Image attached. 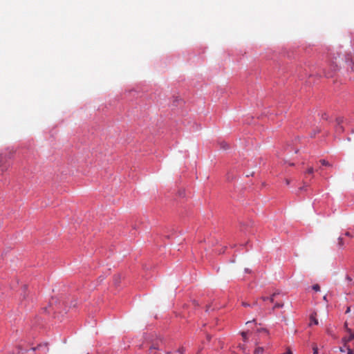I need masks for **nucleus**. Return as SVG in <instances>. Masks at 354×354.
<instances>
[{"mask_svg": "<svg viewBox=\"0 0 354 354\" xmlns=\"http://www.w3.org/2000/svg\"><path fill=\"white\" fill-rule=\"evenodd\" d=\"M339 131H342V127H339Z\"/></svg>", "mask_w": 354, "mask_h": 354, "instance_id": "obj_27", "label": "nucleus"}, {"mask_svg": "<svg viewBox=\"0 0 354 354\" xmlns=\"http://www.w3.org/2000/svg\"><path fill=\"white\" fill-rule=\"evenodd\" d=\"M284 354H292V352H291V351H290V349H288V351H286V353H284Z\"/></svg>", "mask_w": 354, "mask_h": 354, "instance_id": "obj_21", "label": "nucleus"}, {"mask_svg": "<svg viewBox=\"0 0 354 354\" xmlns=\"http://www.w3.org/2000/svg\"><path fill=\"white\" fill-rule=\"evenodd\" d=\"M263 351V348L262 347H257L255 351H254V354H261Z\"/></svg>", "mask_w": 354, "mask_h": 354, "instance_id": "obj_8", "label": "nucleus"}, {"mask_svg": "<svg viewBox=\"0 0 354 354\" xmlns=\"http://www.w3.org/2000/svg\"><path fill=\"white\" fill-rule=\"evenodd\" d=\"M174 354H185V349L183 348H179Z\"/></svg>", "mask_w": 354, "mask_h": 354, "instance_id": "obj_11", "label": "nucleus"}, {"mask_svg": "<svg viewBox=\"0 0 354 354\" xmlns=\"http://www.w3.org/2000/svg\"><path fill=\"white\" fill-rule=\"evenodd\" d=\"M313 289L315 290V291H319L320 290V287L318 284H315L313 286Z\"/></svg>", "mask_w": 354, "mask_h": 354, "instance_id": "obj_13", "label": "nucleus"}, {"mask_svg": "<svg viewBox=\"0 0 354 354\" xmlns=\"http://www.w3.org/2000/svg\"><path fill=\"white\" fill-rule=\"evenodd\" d=\"M346 332L348 334V336H346L342 338L341 343L346 346V344L351 340L354 339V333L351 330V328H346Z\"/></svg>", "mask_w": 354, "mask_h": 354, "instance_id": "obj_1", "label": "nucleus"}, {"mask_svg": "<svg viewBox=\"0 0 354 354\" xmlns=\"http://www.w3.org/2000/svg\"><path fill=\"white\" fill-rule=\"evenodd\" d=\"M346 279H347L348 281H351V279L348 276H347V277H346Z\"/></svg>", "mask_w": 354, "mask_h": 354, "instance_id": "obj_25", "label": "nucleus"}, {"mask_svg": "<svg viewBox=\"0 0 354 354\" xmlns=\"http://www.w3.org/2000/svg\"><path fill=\"white\" fill-rule=\"evenodd\" d=\"M320 162L323 166H327V167L330 166V163L324 159L321 160Z\"/></svg>", "mask_w": 354, "mask_h": 354, "instance_id": "obj_10", "label": "nucleus"}, {"mask_svg": "<svg viewBox=\"0 0 354 354\" xmlns=\"http://www.w3.org/2000/svg\"><path fill=\"white\" fill-rule=\"evenodd\" d=\"M346 354H354V351L351 348H347Z\"/></svg>", "mask_w": 354, "mask_h": 354, "instance_id": "obj_15", "label": "nucleus"}, {"mask_svg": "<svg viewBox=\"0 0 354 354\" xmlns=\"http://www.w3.org/2000/svg\"><path fill=\"white\" fill-rule=\"evenodd\" d=\"M243 306L248 307V306H250V304H247V303H243Z\"/></svg>", "mask_w": 354, "mask_h": 354, "instance_id": "obj_20", "label": "nucleus"}, {"mask_svg": "<svg viewBox=\"0 0 354 354\" xmlns=\"http://www.w3.org/2000/svg\"><path fill=\"white\" fill-rule=\"evenodd\" d=\"M313 354H318V348L317 346H313Z\"/></svg>", "mask_w": 354, "mask_h": 354, "instance_id": "obj_16", "label": "nucleus"}, {"mask_svg": "<svg viewBox=\"0 0 354 354\" xmlns=\"http://www.w3.org/2000/svg\"><path fill=\"white\" fill-rule=\"evenodd\" d=\"M347 348H350L348 344H346V346H344V344H342V346H340L339 348V351L341 352V353H345L346 351H347Z\"/></svg>", "mask_w": 354, "mask_h": 354, "instance_id": "obj_7", "label": "nucleus"}, {"mask_svg": "<svg viewBox=\"0 0 354 354\" xmlns=\"http://www.w3.org/2000/svg\"><path fill=\"white\" fill-rule=\"evenodd\" d=\"M316 313H313L310 315V325H312V324H315V325H317L318 324V320L316 318Z\"/></svg>", "mask_w": 354, "mask_h": 354, "instance_id": "obj_5", "label": "nucleus"}, {"mask_svg": "<svg viewBox=\"0 0 354 354\" xmlns=\"http://www.w3.org/2000/svg\"><path fill=\"white\" fill-rule=\"evenodd\" d=\"M344 328H345V329H346V328H349L348 327V324H347V322H345V324H344Z\"/></svg>", "mask_w": 354, "mask_h": 354, "instance_id": "obj_23", "label": "nucleus"}, {"mask_svg": "<svg viewBox=\"0 0 354 354\" xmlns=\"http://www.w3.org/2000/svg\"><path fill=\"white\" fill-rule=\"evenodd\" d=\"M183 103V100L179 96H173V97H172V105L174 106H180Z\"/></svg>", "mask_w": 354, "mask_h": 354, "instance_id": "obj_4", "label": "nucleus"}, {"mask_svg": "<svg viewBox=\"0 0 354 354\" xmlns=\"http://www.w3.org/2000/svg\"><path fill=\"white\" fill-rule=\"evenodd\" d=\"M345 235H346V236H350V233H349V232H346V233L345 234Z\"/></svg>", "mask_w": 354, "mask_h": 354, "instance_id": "obj_26", "label": "nucleus"}, {"mask_svg": "<svg viewBox=\"0 0 354 354\" xmlns=\"http://www.w3.org/2000/svg\"><path fill=\"white\" fill-rule=\"evenodd\" d=\"M276 294H273L270 297H263L261 299L263 300V301H267V300H270L271 302H273L274 301V298L275 297Z\"/></svg>", "mask_w": 354, "mask_h": 354, "instance_id": "obj_6", "label": "nucleus"}, {"mask_svg": "<svg viewBox=\"0 0 354 354\" xmlns=\"http://www.w3.org/2000/svg\"><path fill=\"white\" fill-rule=\"evenodd\" d=\"M161 349V346L156 343V344L153 345L149 348V354H160L157 351Z\"/></svg>", "mask_w": 354, "mask_h": 354, "instance_id": "obj_3", "label": "nucleus"}, {"mask_svg": "<svg viewBox=\"0 0 354 354\" xmlns=\"http://www.w3.org/2000/svg\"><path fill=\"white\" fill-rule=\"evenodd\" d=\"M5 156H0V171H3L7 169L8 165L6 162Z\"/></svg>", "mask_w": 354, "mask_h": 354, "instance_id": "obj_2", "label": "nucleus"}, {"mask_svg": "<svg viewBox=\"0 0 354 354\" xmlns=\"http://www.w3.org/2000/svg\"><path fill=\"white\" fill-rule=\"evenodd\" d=\"M283 305L282 304H276L274 305V308H280V307H282Z\"/></svg>", "mask_w": 354, "mask_h": 354, "instance_id": "obj_19", "label": "nucleus"}, {"mask_svg": "<svg viewBox=\"0 0 354 354\" xmlns=\"http://www.w3.org/2000/svg\"><path fill=\"white\" fill-rule=\"evenodd\" d=\"M338 245L339 247H342L344 243H343V238L342 237H339L338 239Z\"/></svg>", "mask_w": 354, "mask_h": 354, "instance_id": "obj_12", "label": "nucleus"}, {"mask_svg": "<svg viewBox=\"0 0 354 354\" xmlns=\"http://www.w3.org/2000/svg\"><path fill=\"white\" fill-rule=\"evenodd\" d=\"M324 299L325 301H326V295H325V296L324 297Z\"/></svg>", "mask_w": 354, "mask_h": 354, "instance_id": "obj_28", "label": "nucleus"}, {"mask_svg": "<svg viewBox=\"0 0 354 354\" xmlns=\"http://www.w3.org/2000/svg\"><path fill=\"white\" fill-rule=\"evenodd\" d=\"M241 335H242L243 339L245 340L246 338H247V333L246 332H242L241 333Z\"/></svg>", "mask_w": 354, "mask_h": 354, "instance_id": "obj_17", "label": "nucleus"}, {"mask_svg": "<svg viewBox=\"0 0 354 354\" xmlns=\"http://www.w3.org/2000/svg\"><path fill=\"white\" fill-rule=\"evenodd\" d=\"M353 70L354 71V68H353Z\"/></svg>", "mask_w": 354, "mask_h": 354, "instance_id": "obj_29", "label": "nucleus"}, {"mask_svg": "<svg viewBox=\"0 0 354 354\" xmlns=\"http://www.w3.org/2000/svg\"><path fill=\"white\" fill-rule=\"evenodd\" d=\"M325 76L327 77H331L332 75H330L329 73H326L325 74Z\"/></svg>", "mask_w": 354, "mask_h": 354, "instance_id": "obj_24", "label": "nucleus"}, {"mask_svg": "<svg viewBox=\"0 0 354 354\" xmlns=\"http://www.w3.org/2000/svg\"><path fill=\"white\" fill-rule=\"evenodd\" d=\"M307 171L308 174H312L313 172V167L308 168Z\"/></svg>", "mask_w": 354, "mask_h": 354, "instance_id": "obj_18", "label": "nucleus"}, {"mask_svg": "<svg viewBox=\"0 0 354 354\" xmlns=\"http://www.w3.org/2000/svg\"><path fill=\"white\" fill-rule=\"evenodd\" d=\"M221 146L225 150L229 148V145L227 143H222Z\"/></svg>", "mask_w": 354, "mask_h": 354, "instance_id": "obj_14", "label": "nucleus"}, {"mask_svg": "<svg viewBox=\"0 0 354 354\" xmlns=\"http://www.w3.org/2000/svg\"><path fill=\"white\" fill-rule=\"evenodd\" d=\"M350 311H351V308L348 307L346 310V313H348Z\"/></svg>", "mask_w": 354, "mask_h": 354, "instance_id": "obj_22", "label": "nucleus"}, {"mask_svg": "<svg viewBox=\"0 0 354 354\" xmlns=\"http://www.w3.org/2000/svg\"><path fill=\"white\" fill-rule=\"evenodd\" d=\"M47 347V344H39L37 349L38 350H42V351H44Z\"/></svg>", "mask_w": 354, "mask_h": 354, "instance_id": "obj_9", "label": "nucleus"}]
</instances>
